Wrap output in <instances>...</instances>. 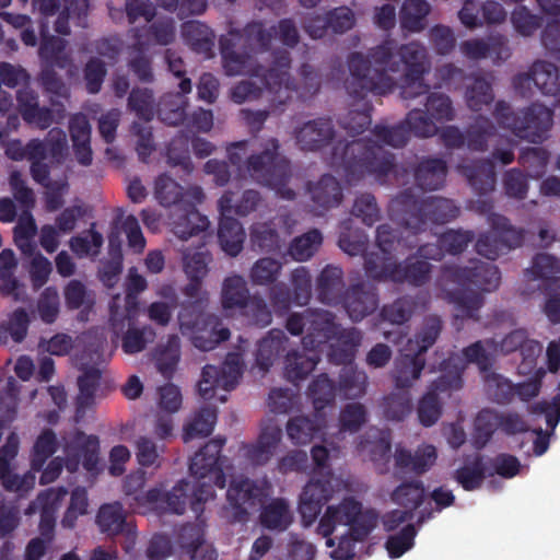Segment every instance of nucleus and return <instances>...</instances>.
<instances>
[{
  "mask_svg": "<svg viewBox=\"0 0 560 560\" xmlns=\"http://www.w3.org/2000/svg\"><path fill=\"white\" fill-rule=\"evenodd\" d=\"M58 442L55 432L51 429H45L37 436L32 454H31V470L34 474L42 471L43 466L47 459L57 451Z\"/></svg>",
  "mask_w": 560,
  "mask_h": 560,
  "instance_id": "61",
  "label": "nucleus"
},
{
  "mask_svg": "<svg viewBox=\"0 0 560 560\" xmlns=\"http://www.w3.org/2000/svg\"><path fill=\"white\" fill-rule=\"evenodd\" d=\"M440 371L442 374L431 383L417 407L419 422L427 428L435 424L442 416L439 393L459 389L463 385L464 363L458 355L444 359L440 364Z\"/></svg>",
  "mask_w": 560,
  "mask_h": 560,
  "instance_id": "8",
  "label": "nucleus"
},
{
  "mask_svg": "<svg viewBox=\"0 0 560 560\" xmlns=\"http://www.w3.org/2000/svg\"><path fill=\"white\" fill-rule=\"evenodd\" d=\"M136 319L129 322L127 318L124 319L122 329L117 331L113 328L116 335L122 332L121 336V349L127 354H136L147 349L150 343H153L156 338V332L150 325L142 327L135 326Z\"/></svg>",
  "mask_w": 560,
  "mask_h": 560,
  "instance_id": "35",
  "label": "nucleus"
},
{
  "mask_svg": "<svg viewBox=\"0 0 560 560\" xmlns=\"http://www.w3.org/2000/svg\"><path fill=\"white\" fill-rule=\"evenodd\" d=\"M96 523L102 533L107 536H117L126 530L131 534V526L127 523L126 512L120 502L101 505L96 515Z\"/></svg>",
  "mask_w": 560,
  "mask_h": 560,
  "instance_id": "40",
  "label": "nucleus"
},
{
  "mask_svg": "<svg viewBox=\"0 0 560 560\" xmlns=\"http://www.w3.org/2000/svg\"><path fill=\"white\" fill-rule=\"evenodd\" d=\"M101 371L97 368L86 369L78 378L79 395L75 399V417H83L94 404V397L101 380Z\"/></svg>",
  "mask_w": 560,
  "mask_h": 560,
  "instance_id": "50",
  "label": "nucleus"
},
{
  "mask_svg": "<svg viewBox=\"0 0 560 560\" xmlns=\"http://www.w3.org/2000/svg\"><path fill=\"white\" fill-rule=\"evenodd\" d=\"M67 493L68 491L65 488L47 489L42 491L36 500L28 505L26 514H32L37 509L40 512L39 530L43 536L50 538L55 527L56 508Z\"/></svg>",
  "mask_w": 560,
  "mask_h": 560,
  "instance_id": "29",
  "label": "nucleus"
},
{
  "mask_svg": "<svg viewBox=\"0 0 560 560\" xmlns=\"http://www.w3.org/2000/svg\"><path fill=\"white\" fill-rule=\"evenodd\" d=\"M127 105L130 112L145 122L151 121L155 115L153 91L148 88H133Z\"/></svg>",
  "mask_w": 560,
  "mask_h": 560,
  "instance_id": "64",
  "label": "nucleus"
},
{
  "mask_svg": "<svg viewBox=\"0 0 560 560\" xmlns=\"http://www.w3.org/2000/svg\"><path fill=\"white\" fill-rule=\"evenodd\" d=\"M447 175V164L440 158H423L413 168L417 186L422 190H438L443 187Z\"/></svg>",
  "mask_w": 560,
  "mask_h": 560,
  "instance_id": "32",
  "label": "nucleus"
},
{
  "mask_svg": "<svg viewBox=\"0 0 560 560\" xmlns=\"http://www.w3.org/2000/svg\"><path fill=\"white\" fill-rule=\"evenodd\" d=\"M147 288L148 282L145 278L138 272V269L136 267H131L128 270V276L126 280V295L124 299V305L121 306L119 304V295L114 296L109 304V323L112 328H114L117 331L118 329H122L125 318H127L129 322L138 318V295L145 291Z\"/></svg>",
  "mask_w": 560,
  "mask_h": 560,
  "instance_id": "16",
  "label": "nucleus"
},
{
  "mask_svg": "<svg viewBox=\"0 0 560 560\" xmlns=\"http://www.w3.org/2000/svg\"><path fill=\"white\" fill-rule=\"evenodd\" d=\"M246 170L255 182L275 189L283 199L295 198V191L287 186L291 177L290 161L280 153L278 139L267 140L260 152L250 154Z\"/></svg>",
  "mask_w": 560,
  "mask_h": 560,
  "instance_id": "7",
  "label": "nucleus"
},
{
  "mask_svg": "<svg viewBox=\"0 0 560 560\" xmlns=\"http://www.w3.org/2000/svg\"><path fill=\"white\" fill-rule=\"evenodd\" d=\"M432 265L418 258L416 255H409L401 262H395L392 272V282L419 288L430 281Z\"/></svg>",
  "mask_w": 560,
  "mask_h": 560,
  "instance_id": "28",
  "label": "nucleus"
},
{
  "mask_svg": "<svg viewBox=\"0 0 560 560\" xmlns=\"http://www.w3.org/2000/svg\"><path fill=\"white\" fill-rule=\"evenodd\" d=\"M218 240L225 254L236 257L243 249L245 231L235 218H220Z\"/></svg>",
  "mask_w": 560,
  "mask_h": 560,
  "instance_id": "43",
  "label": "nucleus"
},
{
  "mask_svg": "<svg viewBox=\"0 0 560 560\" xmlns=\"http://www.w3.org/2000/svg\"><path fill=\"white\" fill-rule=\"evenodd\" d=\"M171 218L173 232L182 240L197 235L209 226L208 218L201 214L192 203L175 207Z\"/></svg>",
  "mask_w": 560,
  "mask_h": 560,
  "instance_id": "31",
  "label": "nucleus"
},
{
  "mask_svg": "<svg viewBox=\"0 0 560 560\" xmlns=\"http://www.w3.org/2000/svg\"><path fill=\"white\" fill-rule=\"evenodd\" d=\"M224 436L208 441L190 459L189 471L196 479H210L219 489L225 488L226 477L223 470L228 458L221 455L225 445Z\"/></svg>",
  "mask_w": 560,
  "mask_h": 560,
  "instance_id": "12",
  "label": "nucleus"
},
{
  "mask_svg": "<svg viewBox=\"0 0 560 560\" xmlns=\"http://www.w3.org/2000/svg\"><path fill=\"white\" fill-rule=\"evenodd\" d=\"M315 291L319 302L338 306L346 291L342 269L332 265L324 267L316 278Z\"/></svg>",
  "mask_w": 560,
  "mask_h": 560,
  "instance_id": "27",
  "label": "nucleus"
},
{
  "mask_svg": "<svg viewBox=\"0 0 560 560\" xmlns=\"http://www.w3.org/2000/svg\"><path fill=\"white\" fill-rule=\"evenodd\" d=\"M338 392V386L328 377L327 374H320L312 381L308 386V395L312 399L315 413L324 417L323 410L332 406Z\"/></svg>",
  "mask_w": 560,
  "mask_h": 560,
  "instance_id": "52",
  "label": "nucleus"
},
{
  "mask_svg": "<svg viewBox=\"0 0 560 560\" xmlns=\"http://www.w3.org/2000/svg\"><path fill=\"white\" fill-rule=\"evenodd\" d=\"M311 199L322 211L338 207L342 199L340 183L330 174H324L316 183L308 184Z\"/></svg>",
  "mask_w": 560,
  "mask_h": 560,
  "instance_id": "34",
  "label": "nucleus"
},
{
  "mask_svg": "<svg viewBox=\"0 0 560 560\" xmlns=\"http://www.w3.org/2000/svg\"><path fill=\"white\" fill-rule=\"evenodd\" d=\"M319 357L305 354L299 350L288 351L284 357L283 374L292 383L305 380L316 368Z\"/></svg>",
  "mask_w": 560,
  "mask_h": 560,
  "instance_id": "44",
  "label": "nucleus"
},
{
  "mask_svg": "<svg viewBox=\"0 0 560 560\" xmlns=\"http://www.w3.org/2000/svg\"><path fill=\"white\" fill-rule=\"evenodd\" d=\"M335 137L330 118L319 117L305 122L295 131L298 144L304 151H317L328 145Z\"/></svg>",
  "mask_w": 560,
  "mask_h": 560,
  "instance_id": "26",
  "label": "nucleus"
},
{
  "mask_svg": "<svg viewBox=\"0 0 560 560\" xmlns=\"http://www.w3.org/2000/svg\"><path fill=\"white\" fill-rule=\"evenodd\" d=\"M329 165L350 185L365 176L373 177L381 185L387 184L393 176L400 184L399 175H407V170L396 164L395 154L371 138L338 141L332 147Z\"/></svg>",
  "mask_w": 560,
  "mask_h": 560,
  "instance_id": "2",
  "label": "nucleus"
},
{
  "mask_svg": "<svg viewBox=\"0 0 560 560\" xmlns=\"http://www.w3.org/2000/svg\"><path fill=\"white\" fill-rule=\"evenodd\" d=\"M339 330L336 315L326 310L308 308L307 331L302 337L305 350L315 351L332 340Z\"/></svg>",
  "mask_w": 560,
  "mask_h": 560,
  "instance_id": "19",
  "label": "nucleus"
},
{
  "mask_svg": "<svg viewBox=\"0 0 560 560\" xmlns=\"http://www.w3.org/2000/svg\"><path fill=\"white\" fill-rule=\"evenodd\" d=\"M425 366L424 357L415 352L401 353L395 361L393 369V380L396 389H408L417 381Z\"/></svg>",
  "mask_w": 560,
  "mask_h": 560,
  "instance_id": "36",
  "label": "nucleus"
},
{
  "mask_svg": "<svg viewBox=\"0 0 560 560\" xmlns=\"http://www.w3.org/2000/svg\"><path fill=\"white\" fill-rule=\"evenodd\" d=\"M498 353V342L493 338L485 340H477L474 343L465 347L462 354L451 353L448 357L458 355L463 363L464 369L466 364H476L482 374H488L495 361Z\"/></svg>",
  "mask_w": 560,
  "mask_h": 560,
  "instance_id": "33",
  "label": "nucleus"
},
{
  "mask_svg": "<svg viewBox=\"0 0 560 560\" xmlns=\"http://www.w3.org/2000/svg\"><path fill=\"white\" fill-rule=\"evenodd\" d=\"M147 481L145 471L138 469L126 476L122 491L126 502L132 511L140 512L141 509L153 508L163 497V486L143 490Z\"/></svg>",
  "mask_w": 560,
  "mask_h": 560,
  "instance_id": "22",
  "label": "nucleus"
},
{
  "mask_svg": "<svg viewBox=\"0 0 560 560\" xmlns=\"http://www.w3.org/2000/svg\"><path fill=\"white\" fill-rule=\"evenodd\" d=\"M42 42L38 49V55L46 66L58 67L65 69L71 62L69 55L66 51L67 42L63 38L49 35L47 23L40 25Z\"/></svg>",
  "mask_w": 560,
  "mask_h": 560,
  "instance_id": "38",
  "label": "nucleus"
},
{
  "mask_svg": "<svg viewBox=\"0 0 560 560\" xmlns=\"http://www.w3.org/2000/svg\"><path fill=\"white\" fill-rule=\"evenodd\" d=\"M267 493L265 488L258 486L249 478L233 479L226 492V500L232 509L231 521L245 522L248 510L260 506Z\"/></svg>",
  "mask_w": 560,
  "mask_h": 560,
  "instance_id": "17",
  "label": "nucleus"
},
{
  "mask_svg": "<svg viewBox=\"0 0 560 560\" xmlns=\"http://www.w3.org/2000/svg\"><path fill=\"white\" fill-rule=\"evenodd\" d=\"M242 376V362L236 353H228L221 366L207 364L198 382V392L201 398L210 400L215 396V389L230 392L236 387Z\"/></svg>",
  "mask_w": 560,
  "mask_h": 560,
  "instance_id": "13",
  "label": "nucleus"
},
{
  "mask_svg": "<svg viewBox=\"0 0 560 560\" xmlns=\"http://www.w3.org/2000/svg\"><path fill=\"white\" fill-rule=\"evenodd\" d=\"M368 376L365 372L354 366H343L339 374L338 393L346 399L363 396L366 390Z\"/></svg>",
  "mask_w": 560,
  "mask_h": 560,
  "instance_id": "56",
  "label": "nucleus"
},
{
  "mask_svg": "<svg viewBox=\"0 0 560 560\" xmlns=\"http://www.w3.org/2000/svg\"><path fill=\"white\" fill-rule=\"evenodd\" d=\"M272 39V30L259 21L249 22L242 30H232L221 36L220 52L226 75H258L262 67L256 65L255 55L268 51Z\"/></svg>",
  "mask_w": 560,
  "mask_h": 560,
  "instance_id": "4",
  "label": "nucleus"
},
{
  "mask_svg": "<svg viewBox=\"0 0 560 560\" xmlns=\"http://www.w3.org/2000/svg\"><path fill=\"white\" fill-rule=\"evenodd\" d=\"M282 439V430L278 425H266L261 429L256 442L242 443L240 455L247 465L253 467L266 465L273 456Z\"/></svg>",
  "mask_w": 560,
  "mask_h": 560,
  "instance_id": "20",
  "label": "nucleus"
},
{
  "mask_svg": "<svg viewBox=\"0 0 560 560\" xmlns=\"http://www.w3.org/2000/svg\"><path fill=\"white\" fill-rule=\"evenodd\" d=\"M332 488L329 479H311L300 495L299 513L305 526H311L331 498Z\"/></svg>",
  "mask_w": 560,
  "mask_h": 560,
  "instance_id": "21",
  "label": "nucleus"
},
{
  "mask_svg": "<svg viewBox=\"0 0 560 560\" xmlns=\"http://www.w3.org/2000/svg\"><path fill=\"white\" fill-rule=\"evenodd\" d=\"M460 170L471 188L479 195V198L472 203L471 208L475 212L487 215L488 223L491 226V217L500 215L493 212V201L488 197L494 190L497 183L493 162L489 159L476 160L469 164L462 165Z\"/></svg>",
  "mask_w": 560,
  "mask_h": 560,
  "instance_id": "11",
  "label": "nucleus"
},
{
  "mask_svg": "<svg viewBox=\"0 0 560 560\" xmlns=\"http://www.w3.org/2000/svg\"><path fill=\"white\" fill-rule=\"evenodd\" d=\"M72 446L75 450L77 459L72 463L68 462V468L74 470L79 464L88 471H93L97 468L100 460V440L96 435H86L84 432L79 431L74 435Z\"/></svg>",
  "mask_w": 560,
  "mask_h": 560,
  "instance_id": "37",
  "label": "nucleus"
},
{
  "mask_svg": "<svg viewBox=\"0 0 560 560\" xmlns=\"http://www.w3.org/2000/svg\"><path fill=\"white\" fill-rule=\"evenodd\" d=\"M492 115L500 127L535 144L549 138L553 125V110L539 103H532L515 112L508 102L500 100L495 103Z\"/></svg>",
  "mask_w": 560,
  "mask_h": 560,
  "instance_id": "6",
  "label": "nucleus"
},
{
  "mask_svg": "<svg viewBox=\"0 0 560 560\" xmlns=\"http://www.w3.org/2000/svg\"><path fill=\"white\" fill-rule=\"evenodd\" d=\"M18 110L22 119L42 130L47 129L54 121L52 109L39 105L38 93L28 86L16 92Z\"/></svg>",
  "mask_w": 560,
  "mask_h": 560,
  "instance_id": "25",
  "label": "nucleus"
},
{
  "mask_svg": "<svg viewBox=\"0 0 560 560\" xmlns=\"http://www.w3.org/2000/svg\"><path fill=\"white\" fill-rule=\"evenodd\" d=\"M390 498L394 503L412 513L424 501V485L420 480L404 481L393 490Z\"/></svg>",
  "mask_w": 560,
  "mask_h": 560,
  "instance_id": "55",
  "label": "nucleus"
},
{
  "mask_svg": "<svg viewBox=\"0 0 560 560\" xmlns=\"http://www.w3.org/2000/svg\"><path fill=\"white\" fill-rule=\"evenodd\" d=\"M325 425V417L315 413L314 419L306 416L291 418L285 425L287 435L294 445H306L317 436Z\"/></svg>",
  "mask_w": 560,
  "mask_h": 560,
  "instance_id": "39",
  "label": "nucleus"
},
{
  "mask_svg": "<svg viewBox=\"0 0 560 560\" xmlns=\"http://www.w3.org/2000/svg\"><path fill=\"white\" fill-rule=\"evenodd\" d=\"M249 290L246 280L240 275L224 279L221 291V304L224 310H242L248 302Z\"/></svg>",
  "mask_w": 560,
  "mask_h": 560,
  "instance_id": "48",
  "label": "nucleus"
},
{
  "mask_svg": "<svg viewBox=\"0 0 560 560\" xmlns=\"http://www.w3.org/2000/svg\"><path fill=\"white\" fill-rule=\"evenodd\" d=\"M442 278L454 282L463 289L451 292L450 300L455 304L458 319L479 320V310L483 305V296L476 291L466 290L468 285H475L483 292H491L499 288L501 273L495 265L471 260L469 266L445 265L442 267Z\"/></svg>",
  "mask_w": 560,
  "mask_h": 560,
  "instance_id": "3",
  "label": "nucleus"
},
{
  "mask_svg": "<svg viewBox=\"0 0 560 560\" xmlns=\"http://www.w3.org/2000/svg\"><path fill=\"white\" fill-rule=\"evenodd\" d=\"M260 523L268 529H285L291 523L288 502L281 498L271 500L262 508Z\"/></svg>",
  "mask_w": 560,
  "mask_h": 560,
  "instance_id": "59",
  "label": "nucleus"
},
{
  "mask_svg": "<svg viewBox=\"0 0 560 560\" xmlns=\"http://www.w3.org/2000/svg\"><path fill=\"white\" fill-rule=\"evenodd\" d=\"M218 419L215 407H201L194 416L190 423L184 429V441L187 442L198 436H208L212 433Z\"/></svg>",
  "mask_w": 560,
  "mask_h": 560,
  "instance_id": "57",
  "label": "nucleus"
},
{
  "mask_svg": "<svg viewBox=\"0 0 560 560\" xmlns=\"http://www.w3.org/2000/svg\"><path fill=\"white\" fill-rule=\"evenodd\" d=\"M183 335H188L194 347L201 351H210L230 338L231 332L221 319L202 311L194 312L184 306L178 315Z\"/></svg>",
  "mask_w": 560,
  "mask_h": 560,
  "instance_id": "9",
  "label": "nucleus"
},
{
  "mask_svg": "<svg viewBox=\"0 0 560 560\" xmlns=\"http://www.w3.org/2000/svg\"><path fill=\"white\" fill-rule=\"evenodd\" d=\"M190 483L185 479L179 480L170 491L163 490V497L153 508L160 506L164 511L182 515L189 504Z\"/></svg>",
  "mask_w": 560,
  "mask_h": 560,
  "instance_id": "60",
  "label": "nucleus"
},
{
  "mask_svg": "<svg viewBox=\"0 0 560 560\" xmlns=\"http://www.w3.org/2000/svg\"><path fill=\"white\" fill-rule=\"evenodd\" d=\"M436 458V448L431 444L420 445L415 452L398 445L393 454V476L397 480L420 477L434 466Z\"/></svg>",
  "mask_w": 560,
  "mask_h": 560,
  "instance_id": "15",
  "label": "nucleus"
},
{
  "mask_svg": "<svg viewBox=\"0 0 560 560\" xmlns=\"http://www.w3.org/2000/svg\"><path fill=\"white\" fill-rule=\"evenodd\" d=\"M498 430H500V411L491 408L481 409L474 421V446L477 450L483 448Z\"/></svg>",
  "mask_w": 560,
  "mask_h": 560,
  "instance_id": "46",
  "label": "nucleus"
},
{
  "mask_svg": "<svg viewBox=\"0 0 560 560\" xmlns=\"http://www.w3.org/2000/svg\"><path fill=\"white\" fill-rule=\"evenodd\" d=\"M273 63L267 70L262 68L257 77H260L265 90L273 94L271 102L276 103V108H279L291 100L292 93L298 91L299 88L289 73L291 65L289 52L281 51L277 54Z\"/></svg>",
  "mask_w": 560,
  "mask_h": 560,
  "instance_id": "14",
  "label": "nucleus"
},
{
  "mask_svg": "<svg viewBox=\"0 0 560 560\" xmlns=\"http://www.w3.org/2000/svg\"><path fill=\"white\" fill-rule=\"evenodd\" d=\"M530 82L544 95H557L560 91V78L557 66L546 60H537L532 65L528 72L518 73L513 79V84L516 89Z\"/></svg>",
  "mask_w": 560,
  "mask_h": 560,
  "instance_id": "23",
  "label": "nucleus"
},
{
  "mask_svg": "<svg viewBox=\"0 0 560 560\" xmlns=\"http://www.w3.org/2000/svg\"><path fill=\"white\" fill-rule=\"evenodd\" d=\"M322 243L320 231L313 229L292 240L289 254L296 261H306L314 256Z\"/></svg>",
  "mask_w": 560,
  "mask_h": 560,
  "instance_id": "63",
  "label": "nucleus"
},
{
  "mask_svg": "<svg viewBox=\"0 0 560 560\" xmlns=\"http://www.w3.org/2000/svg\"><path fill=\"white\" fill-rule=\"evenodd\" d=\"M383 415L392 421L404 420L412 410L411 396L408 389H396L384 397L381 405Z\"/></svg>",
  "mask_w": 560,
  "mask_h": 560,
  "instance_id": "58",
  "label": "nucleus"
},
{
  "mask_svg": "<svg viewBox=\"0 0 560 560\" xmlns=\"http://www.w3.org/2000/svg\"><path fill=\"white\" fill-rule=\"evenodd\" d=\"M458 214L459 208L453 200L436 196L418 198L412 188L400 191L388 205L390 220L413 235L424 232L429 223L445 224Z\"/></svg>",
  "mask_w": 560,
  "mask_h": 560,
  "instance_id": "5",
  "label": "nucleus"
},
{
  "mask_svg": "<svg viewBox=\"0 0 560 560\" xmlns=\"http://www.w3.org/2000/svg\"><path fill=\"white\" fill-rule=\"evenodd\" d=\"M404 66L400 95L413 100L429 92L424 74L430 71V60L425 47L419 42L399 45L393 38L384 39L371 48L366 56L351 52L348 57L350 75L346 80L347 93L358 100L368 94L385 95L396 88V81L388 72L398 73Z\"/></svg>",
  "mask_w": 560,
  "mask_h": 560,
  "instance_id": "1",
  "label": "nucleus"
},
{
  "mask_svg": "<svg viewBox=\"0 0 560 560\" xmlns=\"http://www.w3.org/2000/svg\"><path fill=\"white\" fill-rule=\"evenodd\" d=\"M488 476V466L482 455H476L454 472V479L466 491L479 489Z\"/></svg>",
  "mask_w": 560,
  "mask_h": 560,
  "instance_id": "45",
  "label": "nucleus"
},
{
  "mask_svg": "<svg viewBox=\"0 0 560 560\" xmlns=\"http://www.w3.org/2000/svg\"><path fill=\"white\" fill-rule=\"evenodd\" d=\"M380 304L377 288L369 282L361 281L349 285L340 301L349 318L359 323L373 314Z\"/></svg>",
  "mask_w": 560,
  "mask_h": 560,
  "instance_id": "18",
  "label": "nucleus"
},
{
  "mask_svg": "<svg viewBox=\"0 0 560 560\" xmlns=\"http://www.w3.org/2000/svg\"><path fill=\"white\" fill-rule=\"evenodd\" d=\"M136 43L129 47L131 57L128 60V68L140 82L151 83L154 80L152 61L144 52L151 40H142L139 31L136 33Z\"/></svg>",
  "mask_w": 560,
  "mask_h": 560,
  "instance_id": "49",
  "label": "nucleus"
},
{
  "mask_svg": "<svg viewBox=\"0 0 560 560\" xmlns=\"http://www.w3.org/2000/svg\"><path fill=\"white\" fill-rule=\"evenodd\" d=\"M178 88L180 92L165 93L156 105L155 113L159 119L170 126H177L187 117L188 101L186 94L191 92V80L183 79Z\"/></svg>",
  "mask_w": 560,
  "mask_h": 560,
  "instance_id": "24",
  "label": "nucleus"
},
{
  "mask_svg": "<svg viewBox=\"0 0 560 560\" xmlns=\"http://www.w3.org/2000/svg\"><path fill=\"white\" fill-rule=\"evenodd\" d=\"M182 35L195 52L212 56L215 36L208 25L200 21H187L182 26Z\"/></svg>",
  "mask_w": 560,
  "mask_h": 560,
  "instance_id": "41",
  "label": "nucleus"
},
{
  "mask_svg": "<svg viewBox=\"0 0 560 560\" xmlns=\"http://www.w3.org/2000/svg\"><path fill=\"white\" fill-rule=\"evenodd\" d=\"M288 345L289 338L283 330H269L268 334L257 343L255 362L259 370L264 373L268 372L281 358L282 353L287 350Z\"/></svg>",
  "mask_w": 560,
  "mask_h": 560,
  "instance_id": "30",
  "label": "nucleus"
},
{
  "mask_svg": "<svg viewBox=\"0 0 560 560\" xmlns=\"http://www.w3.org/2000/svg\"><path fill=\"white\" fill-rule=\"evenodd\" d=\"M18 260L12 249L0 253V293L12 296L14 301L23 300L24 287L14 276Z\"/></svg>",
  "mask_w": 560,
  "mask_h": 560,
  "instance_id": "42",
  "label": "nucleus"
},
{
  "mask_svg": "<svg viewBox=\"0 0 560 560\" xmlns=\"http://www.w3.org/2000/svg\"><path fill=\"white\" fill-rule=\"evenodd\" d=\"M431 7L425 0H405L400 10V25L410 33H419L427 26Z\"/></svg>",
  "mask_w": 560,
  "mask_h": 560,
  "instance_id": "51",
  "label": "nucleus"
},
{
  "mask_svg": "<svg viewBox=\"0 0 560 560\" xmlns=\"http://www.w3.org/2000/svg\"><path fill=\"white\" fill-rule=\"evenodd\" d=\"M155 365L164 378L171 380L177 369L180 359V339L177 335H171L164 346L156 349Z\"/></svg>",
  "mask_w": 560,
  "mask_h": 560,
  "instance_id": "53",
  "label": "nucleus"
},
{
  "mask_svg": "<svg viewBox=\"0 0 560 560\" xmlns=\"http://www.w3.org/2000/svg\"><path fill=\"white\" fill-rule=\"evenodd\" d=\"M495 135L497 127L493 121L478 115L466 128V145L470 151L485 152L488 150L489 140Z\"/></svg>",
  "mask_w": 560,
  "mask_h": 560,
  "instance_id": "47",
  "label": "nucleus"
},
{
  "mask_svg": "<svg viewBox=\"0 0 560 560\" xmlns=\"http://www.w3.org/2000/svg\"><path fill=\"white\" fill-rule=\"evenodd\" d=\"M525 237L524 229H517L504 215L491 217V230L482 233L476 241V252L490 260L501 254L522 246Z\"/></svg>",
  "mask_w": 560,
  "mask_h": 560,
  "instance_id": "10",
  "label": "nucleus"
},
{
  "mask_svg": "<svg viewBox=\"0 0 560 560\" xmlns=\"http://www.w3.org/2000/svg\"><path fill=\"white\" fill-rule=\"evenodd\" d=\"M416 307L417 303L413 296L402 295L393 303L383 305L380 316L390 324L402 325L412 317Z\"/></svg>",
  "mask_w": 560,
  "mask_h": 560,
  "instance_id": "62",
  "label": "nucleus"
},
{
  "mask_svg": "<svg viewBox=\"0 0 560 560\" xmlns=\"http://www.w3.org/2000/svg\"><path fill=\"white\" fill-rule=\"evenodd\" d=\"M35 480L33 471H27L23 476L12 472L10 460L0 456V481L7 491L15 492L23 498L34 489Z\"/></svg>",
  "mask_w": 560,
  "mask_h": 560,
  "instance_id": "54",
  "label": "nucleus"
}]
</instances>
